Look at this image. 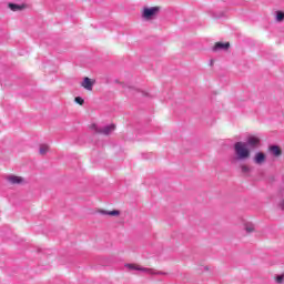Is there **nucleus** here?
<instances>
[{
    "label": "nucleus",
    "mask_w": 284,
    "mask_h": 284,
    "mask_svg": "<svg viewBox=\"0 0 284 284\" xmlns=\"http://www.w3.org/2000/svg\"><path fill=\"white\" fill-rule=\"evenodd\" d=\"M267 161V155L263 152H256L253 156V162L255 165H264V163Z\"/></svg>",
    "instance_id": "obj_7"
},
{
    "label": "nucleus",
    "mask_w": 284,
    "mask_h": 284,
    "mask_svg": "<svg viewBox=\"0 0 284 284\" xmlns=\"http://www.w3.org/2000/svg\"><path fill=\"white\" fill-rule=\"evenodd\" d=\"M230 50V42H216L213 47V52H227Z\"/></svg>",
    "instance_id": "obj_8"
},
{
    "label": "nucleus",
    "mask_w": 284,
    "mask_h": 284,
    "mask_svg": "<svg viewBox=\"0 0 284 284\" xmlns=\"http://www.w3.org/2000/svg\"><path fill=\"white\" fill-rule=\"evenodd\" d=\"M280 206L284 210V200L280 203Z\"/></svg>",
    "instance_id": "obj_19"
},
{
    "label": "nucleus",
    "mask_w": 284,
    "mask_h": 284,
    "mask_svg": "<svg viewBox=\"0 0 284 284\" xmlns=\"http://www.w3.org/2000/svg\"><path fill=\"white\" fill-rule=\"evenodd\" d=\"M234 156L232 163H242L243 161L250 160L252 156V149L247 146V143L240 141L233 145Z\"/></svg>",
    "instance_id": "obj_1"
},
{
    "label": "nucleus",
    "mask_w": 284,
    "mask_h": 284,
    "mask_svg": "<svg viewBox=\"0 0 284 284\" xmlns=\"http://www.w3.org/2000/svg\"><path fill=\"white\" fill-rule=\"evenodd\" d=\"M240 170H241L242 174H250V171H251V169L247 164H241Z\"/></svg>",
    "instance_id": "obj_15"
},
{
    "label": "nucleus",
    "mask_w": 284,
    "mask_h": 284,
    "mask_svg": "<svg viewBox=\"0 0 284 284\" xmlns=\"http://www.w3.org/2000/svg\"><path fill=\"white\" fill-rule=\"evenodd\" d=\"M161 14V7H144L142 9L141 18L143 21H154Z\"/></svg>",
    "instance_id": "obj_3"
},
{
    "label": "nucleus",
    "mask_w": 284,
    "mask_h": 284,
    "mask_svg": "<svg viewBox=\"0 0 284 284\" xmlns=\"http://www.w3.org/2000/svg\"><path fill=\"white\" fill-rule=\"evenodd\" d=\"M204 270H206V271H207V270H210V267L205 266V267H204Z\"/></svg>",
    "instance_id": "obj_20"
},
{
    "label": "nucleus",
    "mask_w": 284,
    "mask_h": 284,
    "mask_svg": "<svg viewBox=\"0 0 284 284\" xmlns=\"http://www.w3.org/2000/svg\"><path fill=\"white\" fill-rule=\"evenodd\" d=\"M268 152L273 155V156H281V148H278L277 145H272L268 148Z\"/></svg>",
    "instance_id": "obj_12"
},
{
    "label": "nucleus",
    "mask_w": 284,
    "mask_h": 284,
    "mask_svg": "<svg viewBox=\"0 0 284 284\" xmlns=\"http://www.w3.org/2000/svg\"><path fill=\"white\" fill-rule=\"evenodd\" d=\"M97 83V80L90 79L88 77L83 78V81L81 82V88L87 90L88 92H92L94 84Z\"/></svg>",
    "instance_id": "obj_5"
},
{
    "label": "nucleus",
    "mask_w": 284,
    "mask_h": 284,
    "mask_svg": "<svg viewBox=\"0 0 284 284\" xmlns=\"http://www.w3.org/2000/svg\"><path fill=\"white\" fill-rule=\"evenodd\" d=\"M8 8H10L12 10V12H19V11L23 10L24 7L14 4V3H9Z\"/></svg>",
    "instance_id": "obj_14"
},
{
    "label": "nucleus",
    "mask_w": 284,
    "mask_h": 284,
    "mask_svg": "<svg viewBox=\"0 0 284 284\" xmlns=\"http://www.w3.org/2000/svg\"><path fill=\"white\" fill-rule=\"evenodd\" d=\"M244 230L246 234H254V232H256V226L252 222H245Z\"/></svg>",
    "instance_id": "obj_11"
},
{
    "label": "nucleus",
    "mask_w": 284,
    "mask_h": 284,
    "mask_svg": "<svg viewBox=\"0 0 284 284\" xmlns=\"http://www.w3.org/2000/svg\"><path fill=\"white\" fill-rule=\"evenodd\" d=\"M48 152H50V146L48 144H41L39 148V154H41V156H45Z\"/></svg>",
    "instance_id": "obj_13"
},
{
    "label": "nucleus",
    "mask_w": 284,
    "mask_h": 284,
    "mask_svg": "<svg viewBox=\"0 0 284 284\" xmlns=\"http://www.w3.org/2000/svg\"><path fill=\"white\" fill-rule=\"evenodd\" d=\"M124 267L129 270V272H142L143 274H148L149 276L165 275V272L156 271L155 268L143 267L139 264H124Z\"/></svg>",
    "instance_id": "obj_2"
},
{
    "label": "nucleus",
    "mask_w": 284,
    "mask_h": 284,
    "mask_svg": "<svg viewBox=\"0 0 284 284\" xmlns=\"http://www.w3.org/2000/svg\"><path fill=\"white\" fill-rule=\"evenodd\" d=\"M98 214H102L103 216H121V211L119 210L108 211V210L100 209L98 210Z\"/></svg>",
    "instance_id": "obj_10"
},
{
    "label": "nucleus",
    "mask_w": 284,
    "mask_h": 284,
    "mask_svg": "<svg viewBox=\"0 0 284 284\" xmlns=\"http://www.w3.org/2000/svg\"><path fill=\"white\" fill-rule=\"evenodd\" d=\"M84 102L85 101L83 100V98H81V97L75 98V103H78L79 105H83Z\"/></svg>",
    "instance_id": "obj_18"
},
{
    "label": "nucleus",
    "mask_w": 284,
    "mask_h": 284,
    "mask_svg": "<svg viewBox=\"0 0 284 284\" xmlns=\"http://www.w3.org/2000/svg\"><path fill=\"white\" fill-rule=\"evenodd\" d=\"M284 20V13L283 11H277L276 12V21H278L281 23V21Z\"/></svg>",
    "instance_id": "obj_16"
},
{
    "label": "nucleus",
    "mask_w": 284,
    "mask_h": 284,
    "mask_svg": "<svg viewBox=\"0 0 284 284\" xmlns=\"http://www.w3.org/2000/svg\"><path fill=\"white\" fill-rule=\"evenodd\" d=\"M6 181L8 185H13V186H23L28 185V179L17 175V174H9L6 176Z\"/></svg>",
    "instance_id": "obj_4"
},
{
    "label": "nucleus",
    "mask_w": 284,
    "mask_h": 284,
    "mask_svg": "<svg viewBox=\"0 0 284 284\" xmlns=\"http://www.w3.org/2000/svg\"><path fill=\"white\" fill-rule=\"evenodd\" d=\"M116 126L114 124H109L102 129H98L97 132L98 134H104V136H108L114 132Z\"/></svg>",
    "instance_id": "obj_9"
},
{
    "label": "nucleus",
    "mask_w": 284,
    "mask_h": 284,
    "mask_svg": "<svg viewBox=\"0 0 284 284\" xmlns=\"http://www.w3.org/2000/svg\"><path fill=\"white\" fill-rule=\"evenodd\" d=\"M245 143L250 150H254V148H258L261 144V139H258V136L251 135L247 138Z\"/></svg>",
    "instance_id": "obj_6"
},
{
    "label": "nucleus",
    "mask_w": 284,
    "mask_h": 284,
    "mask_svg": "<svg viewBox=\"0 0 284 284\" xmlns=\"http://www.w3.org/2000/svg\"><path fill=\"white\" fill-rule=\"evenodd\" d=\"M275 282H276L277 284H283V283H284V274H282V275H276V276H275Z\"/></svg>",
    "instance_id": "obj_17"
}]
</instances>
